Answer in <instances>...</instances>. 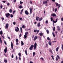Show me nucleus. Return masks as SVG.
<instances>
[{"instance_id": "f257e3e1", "label": "nucleus", "mask_w": 63, "mask_h": 63, "mask_svg": "<svg viewBox=\"0 0 63 63\" xmlns=\"http://www.w3.org/2000/svg\"><path fill=\"white\" fill-rule=\"evenodd\" d=\"M39 17H36V19L37 20V21H38V20L39 21H41L42 20V17H41L40 18H39Z\"/></svg>"}, {"instance_id": "f03ea898", "label": "nucleus", "mask_w": 63, "mask_h": 63, "mask_svg": "<svg viewBox=\"0 0 63 63\" xmlns=\"http://www.w3.org/2000/svg\"><path fill=\"white\" fill-rule=\"evenodd\" d=\"M5 15L6 16L7 18H8V17H9V16H10V14L9 13H8L7 14H5Z\"/></svg>"}, {"instance_id": "7ed1b4c3", "label": "nucleus", "mask_w": 63, "mask_h": 63, "mask_svg": "<svg viewBox=\"0 0 63 63\" xmlns=\"http://www.w3.org/2000/svg\"><path fill=\"white\" fill-rule=\"evenodd\" d=\"M33 47H34V45H32L30 48L29 49H30V50H32V48H33Z\"/></svg>"}, {"instance_id": "20e7f679", "label": "nucleus", "mask_w": 63, "mask_h": 63, "mask_svg": "<svg viewBox=\"0 0 63 63\" xmlns=\"http://www.w3.org/2000/svg\"><path fill=\"white\" fill-rule=\"evenodd\" d=\"M37 47V43H35L34 44V49H35L36 48V47Z\"/></svg>"}, {"instance_id": "39448f33", "label": "nucleus", "mask_w": 63, "mask_h": 63, "mask_svg": "<svg viewBox=\"0 0 63 63\" xmlns=\"http://www.w3.org/2000/svg\"><path fill=\"white\" fill-rule=\"evenodd\" d=\"M25 14L27 15H28L29 14V13L27 10L25 11Z\"/></svg>"}, {"instance_id": "423d86ee", "label": "nucleus", "mask_w": 63, "mask_h": 63, "mask_svg": "<svg viewBox=\"0 0 63 63\" xmlns=\"http://www.w3.org/2000/svg\"><path fill=\"white\" fill-rule=\"evenodd\" d=\"M38 39V36H36L34 37V38L33 39V41H35L36 40H37Z\"/></svg>"}, {"instance_id": "0eeeda50", "label": "nucleus", "mask_w": 63, "mask_h": 63, "mask_svg": "<svg viewBox=\"0 0 63 63\" xmlns=\"http://www.w3.org/2000/svg\"><path fill=\"white\" fill-rule=\"evenodd\" d=\"M4 52L5 53H6L7 51V47H6L5 49H4Z\"/></svg>"}, {"instance_id": "6e6552de", "label": "nucleus", "mask_w": 63, "mask_h": 63, "mask_svg": "<svg viewBox=\"0 0 63 63\" xmlns=\"http://www.w3.org/2000/svg\"><path fill=\"white\" fill-rule=\"evenodd\" d=\"M11 46L12 49H13V42H11Z\"/></svg>"}, {"instance_id": "1a4fd4ad", "label": "nucleus", "mask_w": 63, "mask_h": 63, "mask_svg": "<svg viewBox=\"0 0 63 63\" xmlns=\"http://www.w3.org/2000/svg\"><path fill=\"white\" fill-rule=\"evenodd\" d=\"M51 16H56V15L55 14L53 13L51 15Z\"/></svg>"}, {"instance_id": "9d476101", "label": "nucleus", "mask_w": 63, "mask_h": 63, "mask_svg": "<svg viewBox=\"0 0 63 63\" xmlns=\"http://www.w3.org/2000/svg\"><path fill=\"white\" fill-rule=\"evenodd\" d=\"M57 22V19H56V21L54 20L53 21V23H56Z\"/></svg>"}, {"instance_id": "9b49d317", "label": "nucleus", "mask_w": 63, "mask_h": 63, "mask_svg": "<svg viewBox=\"0 0 63 63\" xmlns=\"http://www.w3.org/2000/svg\"><path fill=\"white\" fill-rule=\"evenodd\" d=\"M9 27V24H7L5 26V28H8Z\"/></svg>"}, {"instance_id": "f8f14e48", "label": "nucleus", "mask_w": 63, "mask_h": 63, "mask_svg": "<svg viewBox=\"0 0 63 63\" xmlns=\"http://www.w3.org/2000/svg\"><path fill=\"white\" fill-rule=\"evenodd\" d=\"M41 26V25L40 23V22H39L38 24H37V26L38 27H40Z\"/></svg>"}, {"instance_id": "ddd939ff", "label": "nucleus", "mask_w": 63, "mask_h": 63, "mask_svg": "<svg viewBox=\"0 0 63 63\" xmlns=\"http://www.w3.org/2000/svg\"><path fill=\"white\" fill-rule=\"evenodd\" d=\"M47 1H44L43 2V3L44 4H47Z\"/></svg>"}, {"instance_id": "4468645a", "label": "nucleus", "mask_w": 63, "mask_h": 63, "mask_svg": "<svg viewBox=\"0 0 63 63\" xmlns=\"http://www.w3.org/2000/svg\"><path fill=\"white\" fill-rule=\"evenodd\" d=\"M59 49V47H57L56 49V51H58Z\"/></svg>"}, {"instance_id": "2eb2a0df", "label": "nucleus", "mask_w": 63, "mask_h": 63, "mask_svg": "<svg viewBox=\"0 0 63 63\" xmlns=\"http://www.w3.org/2000/svg\"><path fill=\"white\" fill-rule=\"evenodd\" d=\"M52 34L53 35V37H55V34H54V32H52Z\"/></svg>"}, {"instance_id": "dca6fc26", "label": "nucleus", "mask_w": 63, "mask_h": 63, "mask_svg": "<svg viewBox=\"0 0 63 63\" xmlns=\"http://www.w3.org/2000/svg\"><path fill=\"white\" fill-rule=\"evenodd\" d=\"M0 34L3 35V32L2 31H1L0 32Z\"/></svg>"}, {"instance_id": "f3484780", "label": "nucleus", "mask_w": 63, "mask_h": 63, "mask_svg": "<svg viewBox=\"0 0 63 63\" xmlns=\"http://www.w3.org/2000/svg\"><path fill=\"white\" fill-rule=\"evenodd\" d=\"M48 44L50 46L51 45V43L50 42V41H49L48 42Z\"/></svg>"}, {"instance_id": "a211bd4d", "label": "nucleus", "mask_w": 63, "mask_h": 63, "mask_svg": "<svg viewBox=\"0 0 63 63\" xmlns=\"http://www.w3.org/2000/svg\"><path fill=\"white\" fill-rule=\"evenodd\" d=\"M20 31H21V33H22V27H20Z\"/></svg>"}, {"instance_id": "6ab92c4d", "label": "nucleus", "mask_w": 63, "mask_h": 63, "mask_svg": "<svg viewBox=\"0 0 63 63\" xmlns=\"http://www.w3.org/2000/svg\"><path fill=\"white\" fill-rule=\"evenodd\" d=\"M57 28H58V30H60V27L59 26H57Z\"/></svg>"}, {"instance_id": "aec40b11", "label": "nucleus", "mask_w": 63, "mask_h": 63, "mask_svg": "<svg viewBox=\"0 0 63 63\" xmlns=\"http://www.w3.org/2000/svg\"><path fill=\"white\" fill-rule=\"evenodd\" d=\"M21 55H19V60H21V58H20V57Z\"/></svg>"}, {"instance_id": "412c9836", "label": "nucleus", "mask_w": 63, "mask_h": 63, "mask_svg": "<svg viewBox=\"0 0 63 63\" xmlns=\"http://www.w3.org/2000/svg\"><path fill=\"white\" fill-rule=\"evenodd\" d=\"M21 45H22V46H23L24 45V43H23V42H22V41H21Z\"/></svg>"}, {"instance_id": "4be33fe9", "label": "nucleus", "mask_w": 63, "mask_h": 63, "mask_svg": "<svg viewBox=\"0 0 63 63\" xmlns=\"http://www.w3.org/2000/svg\"><path fill=\"white\" fill-rule=\"evenodd\" d=\"M39 34L40 36H41L42 35H43V33H39Z\"/></svg>"}, {"instance_id": "5701e85b", "label": "nucleus", "mask_w": 63, "mask_h": 63, "mask_svg": "<svg viewBox=\"0 0 63 63\" xmlns=\"http://www.w3.org/2000/svg\"><path fill=\"white\" fill-rule=\"evenodd\" d=\"M27 36L26 35H25L24 36V38H25V39H26V38H27Z\"/></svg>"}, {"instance_id": "b1692460", "label": "nucleus", "mask_w": 63, "mask_h": 63, "mask_svg": "<svg viewBox=\"0 0 63 63\" xmlns=\"http://www.w3.org/2000/svg\"><path fill=\"white\" fill-rule=\"evenodd\" d=\"M0 41L1 44H2V40H1V37H0Z\"/></svg>"}, {"instance_id": "393cba45", "label": "nucleus", "mask_w": 63, "mask_h": 63, "mask_svg": "<svg viewBox=\"0 0 63 63\" xmlns=\"http://www.w3.org/2000/svg\"><path fill=\"white\" fill-rule=\"evenodd\" d=\"M46 31H47V34H49V30H46Z\"/></svg>"}, {"instance_id": "a878e982", "label": "nucleus", "mask_w": 63, "mask_h": 63, "mask_svg": "<svg viewBox=\"0 0 63 63\" xmlns=\"http://www.w3.org/2000/svg\"><path fill=\"white\" fill-rule=\"evenodd\" d=\"M55 4L56 6H58V3H57V2H56L55 3Z\"/></svg>"}, {"instance_id": "bb28decb", "label": "nucleus", "mask_w": 63, "mask_h": 63, "mask_svg": "<svg viewBox=\"0 0 63 63\" xmlns=\"http://www.w3.org/2000/svg\"><path fill=\"white\" fill-rule=\"evenodd\" d=\"M4 62H5V63H7V61L6 60H4Z\"/></svg>"}, {"instance_id": "cd10ccee", "label": "nucleus", "mask_w": 63, "mask_h": 63, "mask_svg": "<svg viewBox=\"0 0 63 63\" xmlns=\"http://www.w3.org/2000/svg\"><path fill=\"white\" fill-rule=\"evenodd\" d=\"M28 32H26L25 33V35H28Z\"/></svg>"}, {"instance_id": "c85d7f7f", "label": "nucleus", "mask_w": 63, "mask_h": 63, "mask_svg": "<svg viewBox=\"0 0 63 63\" xmlns=\"http://www.w3.org/2000/svg\"><path fill=\"white\" fill-rule=\"evenodd\" d=\"M53 31H55V27H54L53 28Z\"/></svg>"}, {"instance_id": "c756f323", "label": "nucleus", "mask_w": 63, "mask_h": 63, "mask_svg": "<svg viewBox=\"0 0 63 63\" xmlns=\"http://www.w3.org/2000/svg\"><path fill=\"white\" fill-rule=\"evenodd\" d=\"M10 13H12V10L11 9H10L9 10Z\"/></svg>"}, {"instance_id": "7c9ffc66", "label": "nucleus", "mask_w": 63, "mask_h": 63, "mask_svg": "<svg viewBox=\"0 0 63 63\" xmlns=\"http://www.w3.org/2000/svg\"><path fill=\"white\" fill-rule=\"evenodd\" d=\"M30 4H31L32 5V1H31V0L30 1Z\"/></svg>"}, {"instance_id": "2f4dec72", "label": "nucleus", "mask_w": 63, "mask_h": 63, "mask_svg": "<svg viewBox=\"0 0 63 63\" xmlns=\"http://www.w3.org/2000/svg\"><path fill=\"white\" fill-rule=\"evenodd\" d=\"M25 52L26 54V55H27V51L26 50L25 51Z\"/></svg>"}, {"instance_id": "473e14b6", "label": "nucleus", "mask_w": 63, "mask_h": 63, "mask_svg": "<svg viewBox=\"0 0 63 63\" xmlns=\"http://www.w3.org/2000/svg\"><path fill=\"white\" fill-rule=\"evenodd\" d=\"M57 8H55V12H57Z\"/></svg>"}, {"instance_id": "72a5a7b5", "label": "nucleus", "mask_w": 63, "mask_h": 63, "mask_svg": "<svg viewBox=\"0 0 63 63\" xmlns=\"http://www.w3.org/2000/svg\"><path fill=\"white\" fill-rule=\"evenodd\" d=\"M4 42L5 44L6 45H7V43H6V42L5 40H4Z\"/></svg>"}, {"instance_id": "f704fd0d", "label": "nucleus", "mask_w": 63, "mask_h": 63, "mask_svg": "<svg viewBox=\"0 0 63 63\" xmlns=\"http://www.w3.org/2000/svg\"><path fill=\"white\" fill-rule=\"evenodd\" d=\"M50 52H51V53H52L53 54V53H52V50H51L50 49Z\"/></svg>"}, {"instance_id": "c9c22d12", "label": "nucleus", "mask_w": 63, "mask_h": 63, "mask_svg": "<svg viewBox=\"0 0 63 63\" xmlns=\"http://www.w3.org/2000/svg\"><path fill=\"white\" fill-rule=\"evenodd\" d=\"M19 8L20 9H21L22 8V6L21 5H20L19 6Z\"/></svg>"}, {"instance_id": "e433bc0d", "label": "nucleus", "mask_w": 63, "mask_h": 63, "mask_svg": "<svg viewBox=\"0 0 63 63\" xmlns=\"http://www.w3.org/2000/svg\"><path fill=\"white\" fill-rule=\"evenodd\" d=\"M10 16L11 17H13V14H11L10 15Z\"/></svg>"}, {"instance_id": "4c0bfd02", "label": "nucleus", "mask_w": 63, "mask_h": 63, "mask_svg": "<svg viewBox=\"0 0 63 63\" xmlns=\"http://www.w3.org/2000/svg\"><path fill=\"white\" fill-rule=\"evenodd\" d=\"M10 3H7V6H10Z\"/></svg>"}, {"instance_id": "58836bf2", "label": "nucleus", "mask_w": 63, "mask_h": 63, "mask_svg": "<svg viewBox=\"0 0 63 63\" xmlns=\"http://www.w3.org/2000/svg\"><path fill=\"white\" fill-rule=\"evenodd\" d=\"M62 50H63V45H62Z\"/></svg>"}, {"instance_id": "ea45409f", "label": "nucleus", "mask_w": 63, "mask_h": 63, "mask_svg": "<svg viewBox=\"0 0 63 63\" xmlns=\"http://www.w3.org/2000/svg\"><path fill=\"white\" fill-rule=\"evenodd\" d=\"M57 57L58 59H60V57H59V56H57Z\"/></svg>"}, {"instance_id": "a19ab883", "label": "nucleus", "mask_w": 63, "mask_h": 63, "mask_svg": "<svg viewBox=\"0 0 63 63\" xmlns=\"http://www.w3.org/2000/svg\"><path fill=\"white\" fill-rule=\"evenodd\" d=\"M50 19L51 21H53V19L51 17L50 18Z\"/></svg>"}, {"instance_id": "79ce46f5", "label": "nucleus", "mask_w": 63, "mask_h": 63, "mask_svg": "<svg viewBox=\"0 0 63 63\" xmlns=\"http://www.w3.org/2000/svg\"><path fill=\"white\" fill-rule=\"evenodd\" d=\"M16 12V11H14L13 12V14H15V13Z\"/></svg>"}, {"instance_id": "37998d69", "label": "nucleus", "mask_w": 63, "mask_h": 63, "mask_svg": "<svg viewBox=\"0 0 63 63\" xmlns=\"http://www.w3.org/2000/svg\"><path fill=\"white\" fill-rule=\"evenodd\" d=\"M22 28H25V26L24 25H23L22 26Z\"/></svg>"}, {"instance_id": "c03bdc74", "label": "nucleus", "mask_w": 63, "mask_h": 63, "mask_svg": "<svg viewBox=\"0 0 63 63\" xmlns=\"http://www.w3.org/2000/svg\"><path fill=\"white\" fill-rule=\"evenodd\" d=\"M18 39H16V42H18Z\"/></svg>"}, {"instance_id": "a18cd8bd", "label": "nucleus", "mask_w": 63, "mask_h": 63, "mask_svg": "<svg viewBox=\"0 0 63 63\" xmlns=\"http://www.w3.org/2000/svg\"><path fill=\"white\" fill-rule=\"evenodd\" d=\"M1 9H2V8H3V6H2V5H1L0 6Z\"/></svg>"}, {"instance_id": "49530a36", "label": "nucleus", "mask_w": 63, "mask_h": 63, "mask_svg": "<svg viewBox=\"0 0 63 63\" xmlns=\"http://www.w3.org/2000/svg\"><path fill=\"white\" fill-rule=\"evenodd\" d=\"M51 57H52V59H53V60H54V58H53V56H51Z\"/></svg>"}, {"instance_id": "de8ad7c7", "label": "nucleus", "mask_w": 63, "mask_h": 63, "mask_svg": "<svg viewBox=\"0 0 63 63\" xmlns=\"http://www.w3.org/2000/svg\"><path fill=\"white\" fill-rule=\"evenodd\" d=\"M48 20H47L46 22V23L47 24V23H48Z\"/></svg>"}, {"instance_id": "09e8293b", "label": "nucleus", "mask_w": 63, "mask_h": 63, "mask_svg": "<svg viewBox=\"0 0 63 63\" xmlns=\"http://www.w3.org/2000/svg\"><path fill=\"white\" fill-rule=\"evenodd\" d=\"M33 55H35V52H33Z\"/></svg>"}, {"instance_id": "8fccbe9b", "label": "nucleus", "mask_w": 63, "mask_h": 63, "mask_svg": "<svg viewBox=\"0 0 63 63\" xmlns=\"http://www.w3.org/2000/svg\"><path fill=\"white\" fill-rule=\"evenodd\" d=\"M23 2H22L21 1H20V4H22V3H23Z\"/></svg>"}, {"instance_id": "3c124183", "label": "nucleus", "mask_w": 63, "mask_h": 63, "mask_svg": "<svg viewBox=\"0 0 63 63\" xmlns=\"http://www.w3.org/2000/svg\"><path fill=\"white\" fill-rule=\"evenodd\" d=\"M16 22H14L13 23V24L14 25H16Z\"/></svg>"}, {"instance_id": "603ef678", "label": "nucleus", "mask_w": 63, "mask_h": 63, "mask_svg": "<svg viewBox=\"0 0 63 63\" xmlns=\"http://www.w3.org/2000/svg\"><path fill=\"white\" fill-rule=\"evenodd\" d=\"M22 18H19V19L20 20H22Z\"/></svg>"}, {"instance_id": "864d4df0", "label": "nucleus", "mask_w": 63, "mask_h": 63, "mask_svg": "<svg viewBox=\"0 0 63 63\" xmlns=\"http://www.w3.org/2000/svg\"><path fill=\"white\" fill-rule=\"evenodd\" d=\"M30 12H32V8H31L30 9Z\"/></svg>"}, {"instance_id": "5fc2aeb1", "label": "nucleus", "mask_w": 63, "mask_h": 63, "mask_svg": "<svg viewBox=\"0 0 63 63\" xmlns=\"http://www.w3.org/2000/svg\"><path fill=\"white\" fill-rule=\"evenodd\" d=\"M16 60H17V56L16 57Z\"/></svg>"}, {"instance_id": "6e6d98bb", "label": "nucleus", "mask_w": 63, "mask_h": 63, "mask_svg": "<svg viewBox=\"0 0 63 63\" xmlns=\"http://www.w3.org/2000/svg\"><path fill=\"white\" fill-rule=\"evenodd\" d=\"M41 60H43V61H44V59L43 58H40Z\"/></svg>"}, {"instance_id": "4d7b16f0", "label": "nucleus", "mask_w": 63, "mask_h": 63, "mask_svg": "<svg viewBox=\"0 0 63 63\" xmlns=\"http://www.w3.org/2000/svg\"><path fill=\"white\" fill-rule=\"evenodd\" d=\"M21 36V34H20L19 35V38H20Z\"/></svg>"}, {"instance_id": "13d9d810", "label": "nucleus", "mask_w": 63, "mask_h": 63, "mask_svg": "<svg viewBox=\"0 0 63 63\" xmlns=\"http://www.w3.org/2000/svg\"><path fill=\"white\" fill-rule=\"evenodd\" d=\"M47 40H50V39L49 38V37H47Z\"/></svg>"}, {"instance_id": "bf43d9fd", "label": "nucleus", "mask_w": 63, "mask_h": 63, "mask_svg": "<svg viewBox=\"0 0 63 63\" xmlns=\"http://www.w3.org/2000/svg\"><path fill=\"white\" fill-rule=\"evenodd\" d=\"M15 31L16 32H17V31H18V30L17 29H15Z\"/></svg>"}, {"instance_id": "052dcab7", "label": "nucleus", "mask_w": 63, "mask_h": 63, "mask_svg": "<svg viewBox=\"0 0 63 63\" xmlns=\"http://www.w3.org/2000/svg\"><path fill=\"white\" fill-rule=\"evenodd\" d=\"M2 2H3V3H5L6 2V1H2Z\"/></svg>"}, {"instance_id": "680f3d73", "label": "nucleus", "mask_w": 63, "mask_h": 63, "mask_svg": "<svg viewBox=\"0 0 63 63\" xmlns=\"http://www.w3.org/2000/svg\"><path fill=\"white\" fill-rule=\"evenodd\" d=\"M34 32H37V30H35L34 31Z\"/></svg>"}, {"instance_id": "e2e57ef3", "label": "nucleus", "mask_w": 63, "mask_h": 63, "mask_svg": "<svg viewBox=\"0 0 63 63\" xmlns=\"http://www.w3.org/2000/svg\"><path fill=\"white\" fill-rule=\"evenodd\" d=\"M18 55H21V54L20 53H18Z\"/></svg>"}, {"instance_id": "0e129e2a", "label": "nucleus", "mask_w": 63, "mask_h": 63, "mask_svg": "<svg viewBox=\"0 0 63 63\" xmlns=\"http://www.w3.org/2000/svg\"><path fill=\"white\" fill-rule=\"evenodd\" d=\"M16 2V0H14V3H15Z\"/></svg>"}, {"instance_id": "69168bd1", "label": "nucleus", "mask_w": 63, "mask_h": 63, "mask_svg": "<svg viewBox=\"0 0 63 63\" xmlns=\"http://www.w3.org/2000/svg\"><path fill=\"white\" fill-rule=\"evenodd\" d=\"M2 19V20H4V18L3 17L1 18Z\"/></svg>"}, {"instance_id": "338daca9", "label": "nucleus", "mask_w": 63, "mask_h": 63, "mask_svg": "<svg viewBox=\"0 0 63 63\" xmlns=\"http://www.w3.org/2000/svg\"><path fill=\"white\" fill-rule=\"evenodd\" d=\"M16 45H18V43L17 42L16 44Z\"/></svg>"}, {"instance_id": "774afa93", "label": "nucleus", "mask_w": 63, "mask_h": 63, "mask_svg": "<svg viewBox=\"0 0 63 63\" xmlns=\"http://www.w3.org/2000/svg\"><path fill=\"white\" fill-rule=\"evenodd\" d=\"M30 63H33L31 61L30 62Z\"/></svg>"}]
</instances>
